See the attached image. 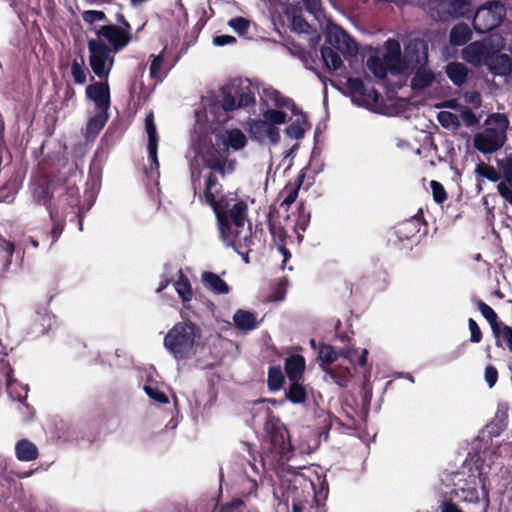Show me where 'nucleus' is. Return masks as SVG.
I'll list each match as a JSON object with an SVG mask.
<instances>
[{"mask_svg": "<svg viewBox=\"0 0 512 512\" xmlns=\"http://www.w3.org/2000/svg\"><path fill=\"white\" fill-rule=\"evenodd\" d=\"M120 26L105 25L96 31V38L88 41L89 64L99 78L107 79L114 64V54L131 40V26L122 15Z\"/></svg>", "mask_w": 512, "mask_h": 512, "instance_id": "obj_1", "label": "nucleus"}, {"mask_svg": "<svg viewBox=\"0 0 512 512\" xmlns=\"http://www.w3.org/2000/svg\"><path fill=\"white\" fill-rule=\"evenodd\" d=\"M203 345L201 328L195 322H176L164 337L165 348L176 360L193 357Z\"/></svg>", "mask_w": 512, "mask_h": 512, "instance_id": "obj_2", "label": "nucleus"}, {"mask_svg": "<svg viewBox=\"0 0 512 512\" xmlns=\"http://www.w3.org/2000/svg\"><path fill=\"white\" fill-rule=\"evenodd\" d=\"M508 118L501 113L489 115L484 121V127L473 137L474 147L483 154H492L500 150L506 142Z\"/></svg>", "mask_w": 512, "mask_h": 512, "instance_id": "obj_3", "label": "nucleus"}, {"mask_svg": "<svg viewBox=\"0 0 512 512\" xmlns=\"http://www.w3.org/2000/svg\"><path fill=\"white\" fill-rule=\"evenodd\" d=\"M265 431L270 441L271 452L279 457L280 460H288L292 452V444L287 427L280 418L270 414L265 422Z\"/></svg>", "mask_w": 512, "mask_h": 512, "instance_id": "obj_4", "label": "nucleus"}, {"mask_svg": "<svg viewBox=\"0 0 512 512\" xmlns=\"http://www.w3.org/2000/svg\"><path fill=\"white\" fill-rule=\"evenodd\" d=\"M217 221L230 222L235 227L244 228L248 220V205L235 194H227L225 202L214 211Z\"/></svg>", "mask_w": 512, "mask_h": 512, "instance_id": "obj_5", "label": "nucleus"}, {"mask_svg": "<svg viewBox=\"0 0 512 512\" xmlns=\"http://www.w3.org/2000/svg\"><path fill=\"white\" fill-rule=\"evenodd\" d=\"M505 13V7L501 3L488 2L477 9L473 19V27L478 33H487L502 22Z\"/></svg>", "mask_w": 512, "mask_h": 512, "instance_id": "obj_6", "label": "nucleus"}, {"mask_svg": "<svg viewBox=\"0 0 512 512\" xmlns=\"http://www.w3.org/2000/svg\"><path fill=\"white\" fill-rule=\"evenodd\" d=\"M238 108L234 96L226 88L221 90L219 98L215 99L207 107V117H212V121L219 124L225 123L229 119V112Z\"/></svg>", "mask_w": 512, "mask_h": 512, "instance_id": "obj_7", "label": "nucleus"}, {"mask_svg": "<svg viewBox=\"0 0 512 512\" xmlns=\"http://www.w3.org/2000/svg\"><path fill=\"white\" fill-rule=\"evenodd\" d=\"M495 45L492 44V36L489 43L475 41L462 50V57L468 63L480 67L486 66Z\"/></svg>", "mask_w": 512, "mask_h": 512, "instance_id": "obj_8", "label": "nucleus"}, {"mask_svg": "<svg viewBox=\"0 0 512 512\" xmlns=\"http://www.w3.org/2000/svg\"><path fill=\"white\" fill-rule=\"evenodd\" d=\"M326 39L331 46L343 55L353 56L358 52L356 42L337 25L328 28Z\"/></svg>", "mask_w": 512, "mask_h": 512, "instance_id": "obj_9", "label": "nucleus"}, {"mask_svg": "<svg viewBox=\"0 0 512 512\" xmlns=\"http://www.w3.org/2000/svg\"><path fill=\"white\" fill-rule=\"evenodd\" d=\"M347 88L351 93L352 101L358 105H373L378 102L379 95L374 88L365 87L358 78H348Z\"/></svg>", "mask_w": 512, "mask_h": 512, "instance_id": "obj_10", "label": "nucleus"}, {"mask_svg": "<svg viewBox=\"0 0 512 512\" xmlns=\"http://www.w3.org/2000/svg\"><path fill=\"white\" fill-rule=\"evenodd\" d=\"M218 227L220 232L221 240L227 245L233 247L235 250H239L243 246H248V242L251 240L248 234L245 233L242 236L244 228L235 227L230 222L218 221Z\"/></svg>", "mask_w": 512, "mask_h": 512, "instance_id": "obj_11", "label": "nucleus"}, {"mask_svg": "<svg viewBox=\"0 0 512 512\" xmlns=\"http://www.w3.org/2000/svg\"><path fill=\"white\" fill-rule=\"evenodd\" d=\"M502 46L498 43L494 46L486 66L494 75L507 76L512 71V59L508 54L499 52Z\"/></svg>", "mask_w": 512, "mask_h": 512, "instance_id": "obj_12", "label": "nucleus"}, {"mask_svg": "<svg viewBox=\"0 0 512 512\" xmlns=\"http://www.w3.org/2000/svg\"><path fill=\"white\" fill-rule=\"evenodd\" d=\"M250 132L253 137L259 141L268 140L272 144H276L280 139L279 129L272 125V123L263 119L252 121L250 124Z\"/></svg>", "mask_w": 512, "mask_h": 512, "instance_id": "obj_13", "label": "nucleus"}, {"mask_svg": "<svg viewBox=\"0 0 512 512\" xmlns=\"http://www.w3.org/2000/svg\"><path fill=\"white\" fill-rule=\"evenodd\" d=\"M204 197L214 211L218 209V205L221 206L227 199V195L222 194V186L219 184L217 177L213 174L206 177Z\"/></svg>", "mask_w": 512, "mask_h": 512, "instance_id": "obj_14", "label": "nucleus"}, {"mask_svg": "<svg viewBox=\"0 0 512 512\" xmlns=\"http://www.w3.org/2000/svg\"><path fill=\"white\" fill-rule=\"evenodd\" d=\"M86 95L96 107L106 112L110 106V90L108 83L97 82L86 87Z\"/></svg>", "mask_w": 512, "mask_h": 512, "instance_id": "obj_15", "label": "nucleus"}, {"mask_svg": "<svg viewBox=\"0 0 512 512\" xmlns=\"http://www.w3.org/2000/svg\"><path fill=\"white\" fill-rule=\"evenodd\" d=\"M497 164L504 176V180L497 186L498 192L512 205V153L505 159L498 160Z\"/></svg>", "mask_w": 512, "mask_h": 512, "instance_id": "obj_16", "label": "nucleus"}, {"mask_svg": "<svg viewBox=\"0 0 512 512\" xmlns=\"http://www.w3.org/2000/svg\"><path fill=\"white\" fill-rule=\"evenodd\" d=\"M383 62L392 73L403 72L404 64L401 60V48L398 41L394 39L386 41V53Z\"/></svg>", "mask_w": 512, "mask_h": 512, "instance_id": "obj_17", "label": "nucleus"}, {"mask_svg": "<svg viewBox=\"0 0 512 512\" xmlns=\"http://www.w3.org/2000/svg\"><path fill=\"white\" fill-rule=\"evenodd\" d=\"M305 368V358L300 354H293L285 359L284 369L290 381L303 380Z\"/></svg>", "mask_w": 512, "mask_h": 512, "instance_id": "obj_18", "label": "nucleus"}, {"mask_svg": "<svg viewBox=\"0 0 512 512\" xmlns=\"http://www.w3.org/2000/svg\"><path fill=\"white\" fill-rule=\"evenodd\" d=\"M449 495L454 496L455 498H458L463 502H479L477 483L474 478L471 481L465 480L464 486L452 489Z\"/></svg>", "mask_w": 512, "mask_h": 512, "instance_id": "obj_19", "label": "nucleus"}, {"mask_svg": "<svg viewBox=\"0 0 512 512\" xmlns=\"http://www.w3.org/2000/svg\"><path fill=\"white\" fill-rule=\"evenodd\" d=\"M145 129L148 135V153L151 160L155 163L156 166L159 165L157 159V143H158V135L156 131V125L154 123V115L152 112L147 114L145 118Z\"/></svg>", "mask_w": 512, "mask_h": 512, "instance_id": "obj_20", "label": "nucleus"}, {"mask_svg": "<svg viewBox=\"0 0 512 512\" xmlns=\"http://www.w3.org/2000/svg\"><path fill=\"white\" fill-rule=\"evenodd\" d=\"M221 140L225 148L233 150L243 149L247 144V138L240 129L226 130L221 134Z\"/></svg>", "mask_w": 512, "mask_h": 512, "instance_id": "obj_21", "label": "nucleus"}, {"mask_svg": "<svg viewBox=\"0 0 512 512\" xmlns=\"http://www.w3.org/2000/svg\"><path fill=\"white\" fill-rule=\"evenodd\" d=\"M15 454L18 460L29 462L37 459L39 452L37 446L33 442L27 439H22L16 443Z\"/></svg>", "mask_w": 512, "mask_h": 512, "instance_id": "obj_22", "label": "nucleus"}, {"mask_svg": "<svg viewBox=\"0 0 512 512\" xmlns=\"http://www.w3.org/2000/svg\"><path fill=\"white\" fill-rule=\"evenodd\" d=\"M202 282L207 289L216 294H227L229 292L226 282L215 273L203 272Z\"/></svg>", "mask_w": 512, "mask_h": 512, "instance_id": "obj_23", "label": "nucleus"}, {"mask_svg": "<svg viewBox=\"0 0 512 512\" xmlns=\"http://www.w3.org/2000/svg\"><path fill=\"white\" fill-rule=\"evenodd\" d=\"M262 98L267 104L273 105L275 107H294L292 100L283 97L279 91L273 88L264 89Z\"/></svg>", "mask_w": 512, "mask_h": 512, "instance_id": "obj_24", "label": "nucleus"}, {"mask_svg": "<svg viewBox=\"0 0 512 512\" xmlns=\"http://www.w3.org/2000/svg\"><path fill=\"white\" fill-rule=\"evenodd\" d=\"M301 381H290L291 383L285 392L286 398L293 404L304 403L307 399V392Z\"/></svg>", "mask_w": 512, "mask_h": 512, "instance_id": "obj_25", "label": "nucleus"}, {"mask_svg": "<svg viewBox=\"0 0 512 512\" xmlns=\"http://www.w3.org/2000/svg\"><path fill=\"white\" fill-rule=\"evenodd\" d=\"M435 80V74L427 68H419L412 79L413 89L422 90L430 86Z\"/></svg>", "mask_w": 512, "mask_h": 512, "instance_id": "obj_26", "label": "nucleus"}, {"mask_svg": "<svg viewBox=\"0 0 512 512\" xmlns=\"http://www.w3.org/2000/svg\"><path fill=\"white\" fill-rule=\"evenodd\" d=\"M446 73L449 79L457 86H461L467 78V68L464 64L453 62L447 65Z\"/></svg>", "mask_w": 512, "mask_h": 512, "instance_id": "obj_27", "label": "nucleus"}, {"mask_svg": "<svg viewBox=\"0 0 512 512\" xmlns=\"http://www.w3.org/2000/svg\"><path fill=\"white\" fill-rule=\"evenodd\" d=\"M475 175L477 178V182H478L477 186H478L479 190H481L480 182L484 178H486L492 182H497L500 180V174L495 170V168L490 165H487L484 162H480L477 164V166L475 168Z\"/></svg>", "mask_w": 512, "mask_h": 512, "instance_id": "obj_28", "label": "nucleus"}, {"mask_svg": "<svg viewBox=\"0 0 512 512\" xmlns=\"http://www.w3.org/2000/svg\"><path fill=\"white\" fill-rule=\"evenodd\" d=\"M323 371H325L332 380L340 387H346L351 379V372L349 368L342 367H323Z\"/></svg>", "mask_w": 512, "mask_h": 512, "instance_id": "obj_29", "label": "nucleus"}, {"mask_svg": "<svg viewBox=\"0 0 512 512\" xmlns=\"http://www.w3.org/2000/svg\"><path fill=\"white\" fill-rule=\"evenodd\" d=\"M471 30L466 24L454 26L450 32V42L453 45L461 46L466 44L471 38Z\"/></svg>", "mask_w": 512, "mask_h": 512, "instance_id": "obj_30", "label": "nucleus"}, {"mask_svg": "<svg viewBox=\"0 0 512 512\" xmlns=\"http://www.w3.org/2000/svg\"><path fill=\"white\" fill-rule=\"evenodd\" d=\"M180 277L175 282V290L182 299L186 308H191V305H187L188 302L192 300L193 292L191 285L188 279L182 274V271H179Z\"/></svg>", "mask_w": 512, "mask_h": 512, "instance_id": "obj_31", "label": "nucleus"}, {"mask_svg": "<svg viewBox=\"0 0 512 512\" xmlns=\"http://www.w3.org/2000/svg\"><path fill=\"white\" fill-rule=\"evenodd\" d=\"M285 378L280 366H271L268 369L267 386L270 391H279L284 384Z\"/></svg>", "mask_w": 512, "mask_h": 512, "instance_id": "obj_32", "label": "nucleus"}, {"mask_svg": "<svg viewBox=\"0 0 512 512\" xmlns=\"http://www.w3.org/2000/svg\"><path fill=\"white\" fill-rule=\"evenodd\" d=\"M321 57L330 71L338 70L343 65L342 59L331 47H322Z\"/></svg>", "mask_w": 512, "mask_h": 512, "instance_id": "obj_33", "label": "nucleus"}, {"mask_svg": "<svg viewBox=\"0 0 512 512\" xmlns=\"http://www.w3.org/2000/svg\"><path fill=\"white\" fill-rule=\"evenodd\" d=\"M337 358L338 354L333 346L326 343L320 344L318 351V359L321 362L322 368L331 365L337 360Z\"/></svg>", "mask_w": 512, "mask_h": 512, "instance_id": "obj_34", "label": "nucleus"}, {"mask_svg": "<svg viewBox=\"0 0 512 512\" xmlns=\"http://www.w3.org/2000/svg\"><path fill=\"white\" fill-rule=\"evenodd\" d=\"M509 422V406L506 403L499 404L492 424L497 427L498 433L506 429Z\"/></svg>", "mask_w": 512, "mask_h": 512, "instance_id": "obj_35", "label": "nucleus"}, {"mask_svg": "<svg viewBox=\"0 0 512 512\" xmlns=\"http://www.w3.org/2000/svg\"><path fill=\"white\" fill-rule=\"evenodd\" d=\"M470 0H442V5L451 17H459L464 13V7Z\"/></svg>", "mask_w": 512, "mask_h": 512, "instance_id": "obj_36", "label": "nucleus"}, {"mask_svg": "<svg viewBox=\"0 0 512 512\" xmlns=\"http://www.w3.org/2000/svg\"><path fill=\"white\" fill-rule=\"evenodd\" d=\"M301 181L295 185V184H287L284 189L281 191V196L283 197V200L281 202V207L288 208L291 204L295 202L298 196L299 188L301 186Z\"/></svg>", "mask_w": 512, "mask_h": 512, "instance_id": "obj_37", "label": "nucleus"}, {"mask_svg": "<svg viewBox=\"0 0 512 512\" xmlns=\"http://www.w3.org/2000/svg\"><path fill=\"white\" fill-rule=\"evenodd\" d=\"M437 119L444 128L457 130L460 127L458 116L452 112L441 111L438 113Z\"/></svg>", "mask_w": 512, "mask_h": 512, "instance_id": "obj_38", "label": "nucleus"}, {"mask_svg": "<svg viewBox=\"0 0 512 512\" xmlns=\"http://www.w3.org/2000/svg\"><path fill=\"white\" fill-rule=\"evenodd\" d=\"M107 121V113L101 111L99 114L92 117L87 124V134L96 135L104 127Z\"/></svg>", "mask_w": 512, "mask_h": 512, "instance_id": "obj_39", "label": "nucleus"}, {"mask_svg": "<svg viewBox=\"0 0 512 512\" xmlns=\"http://www.w3.org/2000/svg\"><path fill=\"white\" fill-rule=\"evenodd\" d=\"M417 51L421 52V55L418 56L415 60L412 58L409 59V61L413 62L415 61L417 64H424L427 61V46L424 41H415L414 43L410 44L406 48V57H410V51Z\"/></svg>", "mask_w": 512, "mask_h": 512, "instance_id": "obj_40", "label": "nucleus"}, {"mask_svg": "<svg viewBox=\"0 0 512 512\" xmlns=\"http://www.w3.org/2000/svg\"><path fill=\"white\" fill-rule=\"evenodd\" d=\"M493 332L497 336H502L507 346L512 351V328L506 325H502L504 322H489Z\"/></svg>", "mask_w": 512, "mask_h": 512, "instance_id": "obj_41", "label": "nucleus"}, {"mask_svg": "<svg viewBox=\"0 0 512 512\" xmlns=\"http://www.w3.org/2000/svg\"><path fill=\"white\" fill-rule=\"evenodd\" d=\"M367 66L369 70L377 77L384 78L386 76L387 67L384 64L383 60L379 57L371 56L367 60Z\"/></svg>", "mask_w": 512, "mask_h": 512, "instance_id": "obj_42", "label": "nucleus"}, {"mask_svg": "<svg viewBox=\"0 0 512 512\" xmlns=\"http://www.w3.org/2000/svg\"><path fill=\"white\" fill-rule=\"evenodd\" d=\"M84 59L81 58L79 61L74 60L71 66V74L74 78L75 83L84 84L86 82V70H85Z\"/></svg>", "mask_w": 512, "mask_h": 512, "instance_id": "obj_43", "label": "nucleus"}, {"mask_svg": "<svg viewBox=\"0 0 512 512\" xmlns=\"http://www.w3.org/2000/svg\"><path fill=\"white\" fill-rule=\"evenodd\" d=\"M287 114L283 111L276 109H267L263 113V120L272 123V125H280L286 122Z\"/></svg>", "mask_w": 512, "mask_h": 512, "instance_id": "obj_44", "label": "nucleus"}, {"mask_svg": "<svg viewBox=\"0 0 512 512\" xmlns=\"http://www.w3.org/2000/svg\"><path fill=\"white\" fill-rule=\"evenodd\" d=\"M144 391L151 399L158 403L166 404L169 402L167 395L156 386L146 384L144 386Z\"/></svg>", "mask_w": 512, "mask_h": 512, "instance_id": "obj_45", "label": "nucleus"}, {"mask_svg": "<svg viewBox=\"0 0 512 512\" xmlns=\"http://www.w3.org/2000/svg\"><path fill=\"white\" fill-rule=\"evenodd\" d=\"M228 165V173L234 170V162L232 161H221V160H215L213 163L209 165L211 169V173H219L222 176L225 175V166Z\"/></svg>", "mask_w": 512, "mask_h": 512, "instance_id": "obj_46", "label": "nucleus"}, {"mask_svg": "<svg viewBox=\"0 0 512 512\" xmlns=\"http://www.w3.org/2000/svg\"><path fill=\"white\" fill-rule=\"evenodd\" d=\"M434 200L441 204L447 199V194L444 187L437 181H431L430 183Z\"/></svg>", "mask_w": 512, "mask_h": 512, "instance_id": "obj_47", "label": "nucleus"}, {"mask_svg": "<svg viewBox=\"0 0 512 512\" xmlns=\"http://www.w3.org/2000/svg\"><path fill=\"white\" fill-rule=\"evenodd\" d=\"M460 116L468 127L474 126L479 123L480 117L476 116L470 109L462 107L460 109Z\"/></svg>", "mask_w": 512, "mask_h": 512, "instance_id": "obj_48", "label": "nucleus"}, {"mask_svg": "<svg viewBox=\"0 0 512 512\" xmlns=\"http://www.w3.org/2000/svg\"><path fill=\"white\" fill-rule=\"evenodd\" d=\"M484 378L489 388L494 387L498 381V371L496 367H494L493 365L486 366Z\"/></svg>", "mask_w": 512, "mask_h": 512, "instance_id": "obj_49", "label": "nucleus"}, {"mask_svg": "<svg viewBox=\"0 0 512 512\" xmlns=\"http://www.w3.org/2000/svg\"><path fill=\"white\" fill-rule=\"evenodd\" d=\"M228 24L232 29L240 34L244 33L249 27V21L243 17L233 18Z\"/></svg>", "mask_w": 512, "mask_h": 512, "instance_id": "obj_50", "label": "nucleus"}, {"mask_svg": "<svg viewBox=\"0 0 512 512\" xmlns=\"http://www.w3.org/2000/svg\"><path fill=\"white\" fill-rule=\"evenodd\" d=\"M163 62H164V58H163L162 54H159V55L153 57V60L150 65V76L153 79L159 78Z\"/></svg>", "mask_w": 512, "mask_h": 512, "instance_id": "obj_51", "label": "nucleus"}, {"mask_svg": "<svg viewBox=\"0 0 512 512\" xmlns=\"http://www.w3.org/2000/svg\"><path fill=\"white\" fill-rule=\"evenodd\" d=\"M83 20L87 23H94L97 21H103L106 18V15L102 11H96V10H88L83 13Z\"/></svg>", "mask_w": 512, "mask_h": 512, "instance_id": "obj_52", "label": "nucleus"}, {"mask_svg": "<svg viewBox=\"0 0 512 512\" xmlns=\"http://www.w3.org/2000/svg\"><path fill=\"white\" fill-rule=\"evenodd\" d=\"M255 102L254 94L250 91L249 87H246V91H242L239 95L237 103L238 108L252 105Z\"/></svg>", "mask_w": 512, "mask_h": 512, "instance_id": "obj_53", "label": "nucleus"}, {"mask_svg": "<svg viewBox=\"0 0 512 512\" xmlns=\"http://www.w3.org/2000/svg\"><path fill=\"white\" fill-rule=\"evenodd\" d=\"M455 497L449 495L448 499H444L440 505L441 512H463L462 509L453 502Z\"/></svg>", "mask_w": 512, "mask_h": 512, "instance_id": "obj_54", "label": "nucleus"}, {"mask_svg": "<svg viewBox=\"0 0 512 512\" xmlns=\"http://www.w3.org/2000/svg\"><path fill=\"white\" fill-rule=\"evenodd\" d=\"M477 306L482 316L486 318V320H496V313L490 306L481 301L477 303Z\"/></svg>", "mask_w": 512, "mask_h": 512, "instance_id": "obj_55", "label": "nucleus"}, {"mask_svg": "<svg viewBox=\"0 0 512 512\" xmlns=\"http://www.w3.org/2000/svg\"><path fill=\"white\" fill-rule=\"evenodd\" d=\"M0 250L6 253L7 262L10 263L14 251V245L0 236Z\"/></svg>", "mask_w": 512, "mask_h": 512, "instance_id": "obj_56", "label": "nucleus"}, {"mask_svg": "<svg viewBox=\"0 0 512 512\" xmlns=\"http://www.w3.org/2000/svg\"><path fill=\"white\" fill-rule=\"evenodd\" d=\"M287 136L294 139H299L303 136L304 130L300 127L299 124H291L285 130Z\"/></svg>", "mask_w": 512, "mask_h": 512, "instance_id": "obj_57", "label": "nucleus"}, {"mask_svg": "<svg viewBox=\"0 0 512 512\" xmlns=\"http://www.w3.org/2000/svg\"><path fill=\"white\" fill-rule=\"evenodd\" d=\"M470 329V341L474 343H479L482 339V333L477 325V322H469Z\"/></svg>", "mask_w": 512, "mask_h": 512, "instance_id": "obj_58", "label": "nucleus"}, {"mask_svg": "<svg viewBox=\"0 0 512 512\" xmlns=\"http://www.w3.org/2000/svg\"><path fill=\"white\" fill-rule=\"evenodd\" d=\"M465 101L471 105H473L475 108H479L482 103L481 95L478 92H468L464 96Z\"/></svg>", "mask_w": 512, "mask_h": 512, "instance_id": "obj_59", "label": "nucleus"}, {"mask_svg": "<svg viewBox=\"0 0 512 512\" xmlns=\"http://www.w3.org/2000/svg\"><path fill=\"white\" fill-rule=\"evenodd\" d=\"M236 39L230 35H219L213 38V43L216 46H224L235 42Z\"/></svg>", "mask_w": 512, "mask_h": 512, "instance_id": "obj_60", "label": "nucleus"}, {"mask_svg": "<svg viewBox=\"0 0 512 512\" xmlns=\"http://www.w3.org/2000/svg\"><path fill=\"white\" fill-rule=\"evenodd\" d=\"M63 223L61 221H57L53 224V227L51 229V236H52V244L59 238L63 231Z\"/></svg>", "mask_w": 512, "mask_h": 512, "instance_id": "obj_61", "label": "nucleus"}, {"mask_svg": "<svg viewBox=\"0 0 512 512\" xmlns=\"http://www.w3.org/2000/svg\"><path fill=\"white\" fill-rule=\"evenodd\" d=\"M233 320H255V318L252 313L240 309L234 314Z\"/></svg>", "mask_w": 512, "mask_h": 512, "instance_id": "obj_62", "label": "nucleus"}, {"mask_svg": "<svg viewBox=\"0 0 512 512\" xmlns=\"http://www.w3.org/2000/svg\"><path fill=\"white\" fill-rule=\"evenodd\" d=\"M34 195L38 202L45 203L48 199V191L43 188L39 187L35 190Z\"/></svg>", "mask_w": 512, "mask_h": 512, "instance_id": "obj_63", "label": "nucleus"}, {"mask_svg": "<svg viewBox=\"0 0 512 512\" xmlns=\"http://www.w3.org/2000/svg\"><path fill=\"white\" fill-rule=\"evenodd\" d=\"M305 3L306 8L311 13H316L320 9V2L319 0H303Z\"/></svg>", "mask_w": 512, "mask_h": 512, "instance_id": "obj_64", "label": "nucleus"}]
</instances>
